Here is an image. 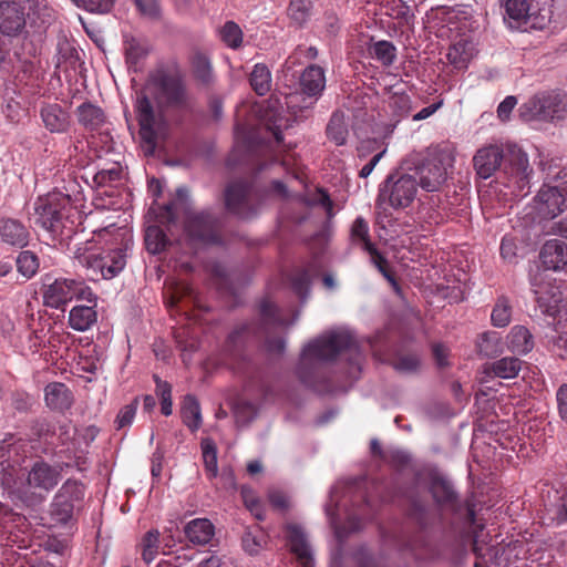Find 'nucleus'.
<instances>
[{
  "label": "nucleus",
  "instance_id": "31",
  "mask_svg": "<svg viewBox=\"0 0 567 567\" xmlns=\"http://www.w3.org/2000/svg\"><path fill=\"white\" fill-rule=\"evenodd\" d=\"M474 44L472 41L461 39L454 42L446 54L449 62L456 69H464L474 55Z\"/></svg>",
  "mask_w": 567,
  "mask_h": 567
},
{
  "label": "nucleus",
  "instance_id": "53",
  "mask_svg": "<svg viewBox=\"0 0 567 567\" xmlns=\"http://www.w3.org/2000/svg\"><path fill=\"white\" fill-rule=\"evenodd\" d=\"M265 544V536L261 532L248 530L243 536V547L249 555H256Z\"/></svg>",
  "mask_w": 567,
  "mask_h": 567
},
{
  "label": "nucleus",
  "instance_id": "16",
  "mask_svg": "<svg viewBox=\"0 0 567 567\" xmlns=\"http://www.w3.org/2000/svg\"><path fill=\"white\" fill-rule=\"evenodd\" d=\"M84 496V487L76 480H66L55 493L50 505V515L56 524H66L73 516L74 506Z\"/></svg>",
  "mask_w": 567,
  "mask_h": 567
},
{
  "label": "nucleus",
  "instance_id": "22",
  "mask_svg": "<svg viewBox=\"0 0 567 567\" xmlns=\"http://www.w3.org/2000/svg\"><path fill=\"white\" fill-rule=\"evenodd\" d=\"M286 538L299 565L301 567H315L311 547L303 529L297 525H288L286 528Z\"/></svg>",
  "mask_w": 567,
  "mask_h": 567
},
{
  "label": "nucleus",
  "instance_id": "51",
  "mask_svg": "<svg viewBox=\"0 0 567 567\" xmlns=\"http://www.w3.org/2000/svg\"><path fill=\"white\" fill-rule=\"evenodd\" d=\"M241 498L244 501L245 506L249 509V512L258 519L262 520L265 518L264 509L259 498L256 496L255 492L247 486H243L240 489Z\"/></svg>",
  "mask_w": 567,
  "mask_h": 567
},
{
  "label": "nucleus",
  "instance_id": "37",
  "mask_svg": "<svg viewBox=\"0 0 567 567\" xmlns=\"http://www.w3.org/2000/svg\"><path fill=\"white\" fill-rule=\"evenodd\" d=\"M312 12L311 0H290L287 9L289 19L297 25L301 27L308 22Z\"/></svg>",
  "mask_w": 567,
  "mask_h": 567
},
{
  "label": "nucleus",
  "instance_id": "35",
  "mask_svg": "<svg viewBox=\"0 0 567 567\" xmlns=\"http://www.w3.org/2000/svg\"><path fill=\"white\" fill-rule=\"evenodd\" d=\"M184 424L192 431H197L202 425V413L198 401L194 395L187 394L184 398L181 409Z\"/></svg>",
  "mask_w": 567,
  "mask_h": 567
},
{
  "label": "nucleus",
  "instance_id": "41",
  "mask_svg": "<svg viewBox=\"0 0 567 567\" xmlns=\"http://www.w3.org/2000/svg\"><path fill=\"white\" fill-rule=\"evenodd\" d=\"M370 54L383 65H391L396 58V49L389 41H378L370 47Z\"/></svg>",
  "mask_w": 567,
  "mask_h": 567
},
{
  "label": "nucleus",
  "instance_id": "15",
  "mask_svg": "<svg viewBox=\"0 0 567 567\" xmlns=\"http://www.w3.org/2000/svg\"><path fill=\"white\" fill-rule=\"evenodd\" d=\"M535 209L542 218L553 219L567 209V177L554 185L544 184L534 198Z\"/></svg>",
  "mask_w": 567,
  "mask_h": 567
},
{
  "label": "nucleus",
  "instance_id": "52",
  "mask_svg": "<svg viewBox=\"0 0 567 567\" xmlns=\"http://www.w3.org/2000/svg\"><path fill=\"white\" fill-rule=\"evenodd\" d=\"M308 204L312 206H321L328 218H332L333 213V203L329 196V194L322 188H317L308 198Z\"/></svg>",
  "mask_w": 567,
  "mask_h": 567
},
{
  "label": "nucleus",
  "instance_id": "50",
  "mask_svg": "<svg viewBox=\"0 0 567 567\" xmlns=\"http://www.w3.org/2000/svg\"><path fill=\"white\" fill-rule=\"evenodd\" d=\"M145 244L150 252H161L165 248L166 236L158 227L151 226L146 229Z\"/></svg>",
  "mask_w": 567,
  "mask_h": 567
},
{
  "label": "nucleus",
  "instance_id": "42",
  "mask_svg": "<svg viewBox=\"0 0 567 567\" xmlns=\"http://www.w3.org/2000/svg\"><path fill=\"white\" fill-rule=\"evenodd\" d=\"M221 41L231 49H238L243 43V31L234 21H227L219 30Z\"/></svg>",
  "mask_w": 567,
  "mask_h": 567
},
{
  "label": "nucleus",
  "instance_id": "20",
  "mask_svg": "<svg viewBox=\"0 0 567 567\" xmlns=\"http://www.w3.org/2000/svg\"><path fill=\"white\" fill-rule=\"evenodd\" d=\"M25 25L24 7L20 0L0 2V31L6 35L18 34Z\"/></svg>",
  "mask_w": 567,
  "mask_h": 567
},
{
  "label": "nucleus",
  "instance_id": "26",
  "mask_svg": "<svg viewBox=\"0 0 567 567\" xmlns=\"http://www.w3.org/2000/svg\"><path fill=\"white\" fill-rule=\"evenodd\" d=\"M0 237L3 243L10 246L24 247L29 243L30 233L18 219H0Z\"/></svg>",
  "mask_w": 567,
  "mask_h": 567
},
{
  "label": "nucleus",
  "instance_id": "33",
  "mask_svg": "<svg viewBox=\"0 0 567 567\" xmlns=\"http://www.w3.org/2000/svg\"><path fill=\"white\" fill-rule=\"evenodd\" d=\"M508 348L519 354L528 353L534 347L533 336L524 326H515L507 336Z\"/></svg>",
  "mask_w": 567,
  "mask_h": 567
},
{
  "label": "nucleus",
  "instance_id": "57",
  "mask_svg": "<svg viewBox=\"0 0 567 567\" xmlns=\"http://www.w3.org/2000/svg\"><path fill=\"white\" fill-rule=\"evenodd\" d=\"M291 286L293 291L301 298L305 299L310 289V275L308 270H301L291 277Z\"/></svg>",
  "mask_w": 567,
  "mask_h": 567
},
{
  "label": "nucleus",
  "instance_id": "48",
  "mask_svg": "<svg viewBox=\"0 0 567 567\" xmlns=\"http://www.w3.org/2000/svg\"><path fill=\"white\" fill-rule=\"evenodd\" d=\"M18 271L25 278H31L35 275L39 268V261L35 254L30 250H23L17 258Z\"/></svg>",
  "mask_w": 567,
  "mask_h": 567
},
{
  "label": "nucleus",
  "instance_id": "32",
  "mask_svg": "<svg viewBox=\"0 0 567 567\" xmlns=\"http://www.w3.org/2000/svg\"><path fill=\"white\" fill-rule=\"evenodd\" d=\"M190 65L194 76L203 85H212L215 81L213 65L207 54L196 51L190 56Z\"/></svg>",
  "mask_w": 567,
  "mask_h": 567
},
{
  "label": "nucleus",
  "instance_id": "62",
  "mask_svg": "<svg viewBox=\"0 0 567 567\" xmlns=\"http://www.w3.org/2000/svg\"><path fill=\"white\" fill-rule=\"evenodd\" d=\"M237 423L246 424L255 416V406L248 402L237 403L234 409Z\"/></svg>",
  "mask_w": 567,
  "mask_h": 567
},
{
  "label": "nucleus",
  "instance_id": "28",
  "mask_svg": "<svg viewBox=\"0 0 567 567\" xmlns=\"http://www.w3.org/2000/svg\"><path fill=\"white\" fill-rule=\"evenodd\" d=\"M430 491L440 507L449 511L457 509V494L447 480L433 477Z\"/></svg>",
  "mask_w": 567,
  "mask_h": 567
},
{
  "label": "nucleus",
  "instance_id": "63",
  "mask_svg": "<svg viewBox=\"0 0 567 567\" xmlns=\"http://www.w3.org/2000/svg\"><path fill=\"white\" fill-rule=\"evenodd\" d=\"M30 10L41 19L42 23L50 22L53 10L48 7L45 0H30Z\"/></svg>",
  "mask_w": 567,
  "mask_h": 567
},
{
  "label": "nucleus",
  "instance_id": "13",
  "mask_svg": "<svg viewBox=\"0 0 567 567\" xmlns=\"http://www.w3.org/2000/svg\"><path fill=\"white\" fill-rule=\"evenodd\" d=\"M530 286L540 311L548 317H557L563 303L560 284L548 272L537 271L530 277Z\"/></svg>",
  "mask_w": 567,
  "mask_h": 567
},
{
  "label": "nucleus",
  "instance_id": "56",
  "mask_svg": "<svg viewBox=\"0 0 567 567\" xmlns=\"http://www.w3.org/2000/svg\"><path fill=\"white\" fill-rule=\"evenodd\" d=\"M365 251L370 255L371 262L378 268L383 277L392 285H395V279L388 267V260L378 251L375 246H372Z\"/></svg>",
  "mask_w": 567,
  "mask_h": 567
},
{
  "label": "nucleus",
  "instance_id": "3",
  "mask_svg": "<svg viewBox=\"0 0 567 567\" xmlns=\"http://www.w3.org/2000/svg\"><path fill=\"white\" fill-rule=\"evenodd\" d=\"M504 161L502 176L505 186L515 197H524L529 193L533 168L528 156L516 145H508L506 154L497 145L480 148L474 158V168L481 178H489Z\"/></svg>",
  "mask_w": 567,
  "mask_h": 567
},
{
  "label": "nucleus",
  "instance_id": "44",
  "mask_svg": "<svg viewBox=\"0 0 567 567\" xmlns=\"http://www.w3.org/2000/svg\"><path fill=\"white\" fill-rule=\"evenodd\" d=\"M511 318L512 307L509 305V301L504 297L497 299L491 313V320L493 326L504 328L511 322Z\"/></svg>",
  "mask_w": 567,
  "mask_h": 567
},
{
  "label": "nucleus",
  "instance_id": "30",
  "mask_svg": "<svg viewBox=\"0 0 567 567\" xmlns=\"http://www.w3.org/2000/svg\"><path fill=\"white\" fill-rule=\"evenodd\" d=\"M76 116L79 123L89 131H99L106 124L104 111L91 102L78 106Z\"/></svg>",
  "mask_w": 567,
  "mask_h": 567
},
{
  "label": "nucleus",
  "instance_id": "43",
  "mask_svg": "<svg viewBox=\"0 0 567 567\" xmlns=\"http://www.w3.org/2000/svg\"><path fill=\"white\" fill-rule=\"evenodd\" d=\"M24 523L25 517L23 515L13 512L11 508L0 503V528L3 532L12 534L16 527L20 528Z\"/></svg>",
  "mask_w": 567,
  "mask_h": 567
},
{
  "label": "nucleus",
  "instance_id": "1",
  "mask_svg": "<svg viewBox=\"0 0 567 567\" xmlns=\"http://www.w3.org/2000/svg\"><path fill=\"white\" fill-rule=\"evenodd\" d=\"M27 443L7 434L0 443V485L14 504L27 507L42 504L62 480V467L43 460L32 463L27 474L19 475L20 460Z\"/></svg>",
  "mask_w": 567,
  "mask_h": 567
},
{
  "label": "nucleus",
  "instance_id": "38",
  "mask_svg": "<svg viewBox=\"0 0 567 567\" xmlns=\"http://www.w3.org/2000/svg\"><path fill=\"white\" fill-rule=\"evenodd\" d=\"M522 368V361L514 357H505L492 364L494 375L502 379H513L517 377Z\"/></svg>",
  "mask_w": 567,
  "mask_h": 567
},
{
  "label": "nucleus",
  "instance_id": "39",
  "mask_svg": "<svg viewBox=\"0 0 567 567\" xmlns=\"http://www.w3.org/2000/svg\"><path fill=\"white\" fill-rule=\"evenodd\" d=\"M350 238L353 244L360 245L364 251L374 246L369 237V225L361 216L354 219L350 229Z\"/></svg>",
  "mask_w": 567,
  "mask_h": 567
},
{
  "label": "nucleus",
  "instance_id": "29",
  "mask_svg": "<svg viewBox=\"0 0 567 567\" xmlns=\"http://www.w3.org/2000/svg\"><path fill=\"white\" fill-rule=\"evenodd\" d=\"M186 538L197 546L207 545L215 535V527L207 518H195L184 527Z\"/></svg>",
  "mask_w": 567,
  "mask_h": 567
},
{
  "label": "nucleus",
  "instance_id": "2",
  "mask_svg": "<svg viewBox=\"0 0 567 567\" xmlns=\"http://www.w3.org/2000/svg\"><path fill=\"white\" fill-rule=\"evenodd\" d=\"M344 353L349 363L360 370L361 350L355 336L348 329L328 331L309 342L302 350L298 367L300 381L316 389V374L322 363L334 360Z\"/></svg>",
  "mask_w": 567,
  "mask_h": 567
},
{
  "label": "nucleus",
  "instance_id": "64",
  "mask_svg": "<svg viewBox=\"0 0 567 567\" xmlns=\"http://www.w3.org/2000/svg\"><path fill=\"white\" fill-rule=\"evenodd\" d=\"M556 401L559 416L567 422V384H561L556 392Z\"/></svg>",
  "mask_w": 567,
  "mask_h": 567
},
{
  "label": "nucleus",
  "instance_id": "7",
  "mask_svg": "<svg viewBox=\"0 0 567 567\" xmlns=\"http://www.w3.org/2000/svg\"><path fill=\"white\" fill-rule=\"evenodd\" d=\"M72 210L71 198L60 192L41 196L34 204V224L48 233L59 234Z\"/></svg>",
  "mask_w": 567,
  "mask_h": 567
},
{
  "label": "nucleus",
  "instance_id": "45",
  "mask_svg": "<svg viewBox=\"0 0 567 567\" xmlns=\"http://www.w3.org/2000/svg\"><path fill=\"white\" fill-rule=\"evenodd\" d=\"M202 452L205 471L209 478L216 477L218 474L217 465V451L216 446L210 440H204L202 442Z\"/></svg>",
  "mask_w": 567,
  "mask_h": 567
},
{
  "label": "nucleus",
  "instance_id": "59",
  "mask_svg": "<svg viewBox=\"0 0 567 567\" xmlns=\"http://www.w3.org/2000/svg\"><path fill=\"white\" fill-rule=\"evenodd\" d=\"M420 365V359L416 354L400 355L394 362L393 368L403 373L416 371Z\"/></svg>",
  "mask_w": 567,
  "mask_h": 567
},
{
  "label": "nucleus",
  "instance_id": "23",
  "mask_svg": "<svg viewBox=\"0 0 567 567\" xmlns=\"http://www.w3.org/2000/svg\"><path fill=\"white\" fill-rule=\"evenodd\" d=\"M40 116L44 127L51 133H65L71 124L69 112L58 103L42 105Z\"/></svg>",
  "mask_w": 567,
  "mask_h": 567
},
{
  "label": "nucleus",
  "instance_id": "58",
  "mask_svg": "<svg viewBox=\"0 0 567 567\" xmlns=\"http://www.w3.org/2000/svg\"><path fill=\"white\" fill-rule=\"evenodd\" d=\"M554 339V350L563 359H567V322H558Z\"/></svg>",
  "mask_w": 567,
  "mask_h": 567
},
{
  "label": "nucleus",
  "instance_id": "24",
  "mask_svg": "<svg viewBox=\"0 0 567 567\" xmlns=\"http://www.w3.org/2000/svg\"><path fill=\"white\" fill-rule=\"evenodd\" d=\"M540 259L547 270H563L567 266V244L559 239L547 240L542 250Z\"/></svg>",
  "mask_w": 567,
  "mask_h": 567
},
{
  "label": "nucleus",
  "instance_id": "36",
  "mask_svg": "<svg viewBox=\"0 0 567 567\" xmlns=\"http://www.w3.org/2000/svg\"><path fill=\"white\" fill-rule=\"evenodd\" d=\"M250 85L260 96L265 95L271 86V74L265 64H256L250 73Z\"/></svg>",
  "mask_w": 567,
  "mask_h": 567
},
{
  "label": "nucleus",
  "instance_id": "8",
  "mask_svg": "<svg viewBox=\"0 0 567 567\" xmlns=\"http://www.w3.org/2000/svg\"><path fill=\"white\" fill-rule=\"evenodd\" d=\"M42 297L47 307L63 310L74 299L94 301L95 293L81 279L61 277L44 282Z\"/></svg>",
  "mask_w": 567,
  "mask_h": 567
},
{
  "label": "nucleus",
  "instance_id": "47",
  "mask_svg": "<svg viewBox=\"0 0 567 567\" xmlns=\"http://www.w3.org/2000/svg\"><path fill=\"white\" fill-rule=\"evenodd\" d=\"M124 50L126 62L131 65L136 64L147 53L146 45L138 39L125 37Z\"/></svg>",
  "mask_w": 567,
  "mask_h": 567
},
{
  "label": "nucleus",
  "instance_id": "46",
  "mask_svg": "<svg viewBox=\"0 0 567 567\" xmlns=\"http://www.w3.org/2000/svg\"><path fill=\"white\" fill-rule=\"evenodd\" d=\"M388 104L393 115L399 118L408 116L412 110L411 97L406 93L391 94Z\"/></svg>",
  "mask_w": 567,
  "mask_h": 567
},
{
  "label": "nucleus",
  "instance_id": "34",
  "mask_svg": "<svg viewBox=\"0 0 567 567\" xmlns=\"http://www.w3.org/2000/svg\"><path fill=\"white\" fill-rule=\"evenodd\" d=\"M327 136L337 146L347 143L349 136V125L342 112H334L327 125Z\"/></svg>",
  "mask_w": 567,
  "mask_h": 567
},
{
  "label": "nucleus",
  "instance_id": "54",
  "mask_svg": "<svg viewBox=\"0 0 567 567\" xmlns=\"http://www.w3.org/2000/svg\"><path fill=\"white\" fill-rule=\"evenodd\" d=\"M480 353L491 357L498 352V336L496 332H485L477 342Z\"/></svg>",
  "mask_w": 567,
  "mask_h": 567
},
{
  "label": "nucleus",
  "instance_id": "17",
  "mask_svg": "<svg viewBox=\"0 0 567 567\" xmlns=\"http://www.w3.org/2000/svg\"><path fill=\"white\" fill-rule=\"evenodd\" d=\"M261 333L266 334L267 351L275 354H281L285 350L286 342L281 337L271 338L269 333L279 328L288 326L279 312V309L269 300L260 303Z\"/></svg>",
  "mask_w": 567,
  "mask_h": 567
},
{
  "label": "nucleus",
  "instance_id": "19",
  "mask_svg": "<svg viewBox=\"0 0 567 567\" xmlns=\"http://www.w3.org/2000/svg\"><path fill=\"white\" fill-rule=\"evenodd\" d=\"M299 86L301 94L309 100L303 107L308 109L322 95L326 87L324 70L316 64L308 65L299 76Z\"/></svg>",
  "mask_w": 567,
  "mask_h": 567
},
{
  "label": "nucleus",
  "instance_id": "60",
  "mask_svg": "<svg viewBox=\"0 0 567 567\" xmlns=\"http://www.w3.org/2000/svg\"><path fill=\"white\" fill-rule=\"evenodd\" d=\"M78 7L91 12L106 13L111 10L114 0H72Z\"/></svg>",
  "mask_w": 567,
  "mask_h": 567
},
{
  "label": "nucleus",
  "instance_id": "5",
  "mask_svg": "<svg viewBox=\"0 0 567 567\" xmlns=\"http://www.w3.org/2000/svg\"><path fill=\"white\" fill-rule=\"evenodd\" d=\"M131 247L132 241L125 233H117L111 246L97 252L80 256L79 262L87 270V277L93 281L113 279L125 268Z\"/></svg>",
  "mask_w": 567,
  "mask_h": 567
},
{
  "label": "nucleus",
  "instance_id": "10",
  "mask_svg": "<svg viewBox=\"0 0 567 567\" xmlns=\"http://www.w3.org/2000/svg\"><path fill=\"white\" fill-rule=\"evenodd\" d=\"M417 194V181L414 175L395 172L381 184L378 203L394 209L409 207Z\"/></svg>",
  "mask_w": 567,
  "mask_h": 567
},
{
  "label": "nucleus",
  "instance_id": "27",
  "mask_svg": "<svg viewBox=\"0 0 567 567\" xmlns=\"http://www.w3.org/2000/svg\"><path fill=\"white\" fill-rule=\"evenodd\" d=\"M44 400L51 410L64 411L71 408L73 395L64 383L52 382L44 389Z\"/></svg>",
  "mask_w": 567,
  "mask_h": 567
},
{
  "label": "nucleus",
  "instance_id": "9",
  "mask_svg": "<svg viewBox=\"0 0 567 567\" xmlns=\"http://www.w3.org/2000/svg\"><path fill=\"white\" fill-rule=\"evenodd\" d=\"M145 91L159 104L184 107L187 105V93L182 76L166 70L152 73L146 83Z\"/></svg>",
  "mask_w": 567,
  "mask_h": 567
},
{
  "label": "nucleus",
  "instance_id": "11",
  "mask_svg": "<svg viewBox=\"0 0 567 567\" xmlns=\"http://www.w3.org/2000/svg\"><path fill=\"white\" fill-rule=\"evenodd\" d=\"M452 163L453 157L447 151L430 153L415 169L417 186L429 193L440 192L447 179V171Z\"/></svg>",
  "mask_w": 567,
  "mask_h": 567
},
{
  "label": "nucleus",
  "instance_id": "25",
  "mask_svg": "<svg viewBox=\"0 0 567 567\" xmlns=\"http://www.w3.org/2000/svg\"><path fill=\"white\" fill-rule=\"evenodd\" d=\"M89 305H79L73 307L69 312V324L75 331H86L97 321V297L94 301H86Z\"/></svg>",
  "mask_w": 567,
  "mask_h": 567
},
{
  "label": "nucleus",
  "instance_id": "12",
  "mask_svg": "<svg viewBox=\"0 0 567 567\" xmlns=\"http://www.w3.org/2000/svg\"><path fill=\"white\" fill-rule=\"evenodd\" d=\"M225 204L229 213L247 219L257 214L261 205V196L251 184L237 181L226 187Z\"/></svg>",
  "mask_w": 567,
  "mask_h": 567
},
{
  "label": "nucleus",
  "instance_id": "49",
  "mask_svg": "<svg viewBox=\"0 0 567 567\" xmlns=\"http://www.w3.org/2000/svg\"><path fill=\"white\" fill-rule=\"evenodd\" d=\"M318 56L316 47L298 45L295 51L286 59L284 69L287 71L292 70L297 64H300L301 59L315 60Z\"/></svg>",
  "mask_w": 567,
  "mask_h": 567
},
{
  "label": "nucleus",
  "instance_id": "40",
  "mask_svg": "<svg viewBox=\"0 0 567 567\" xmlns=\"http://www.w3.org/2000/svg\"><path fill=\"white\" fill-rule=\"evenodd\" d=\"M142 558L146 564L152 563L159 548V532L157 529L148 530L141 540Z\"/></svg>",
  "mask_w": 567,
  "mask_h": 567
},
{
  "label": "nucleus",
  "instance_id": "21",
  "mask_svg": "<svg viewBox=\"0 0 567 567\" xmlns=\"http://www.w3.org/2000/svg\"><path fill=\"white\" fill-rule=\"evenodd\" d=\"M504 20L508 21L512 28L528 23L532 27L540 24L529 0H506Z\"/></svg>",
  "mask_w": 567,
  "mask_h": 567
},
{
  "label": "nucleus",
  "instance_id": "14",
  "mask_svg": "<svg viewBox=\"0 0 567 567\" xmlns=\"http://www.w3.org/2000/svg\"><path fill=\"white\" fill-rule=\"evenodd\" d=\"M326 514L339 542H343L350 533L361 528V520L352 508L338 498V488L333 487L330 502L326 506Z\"/></svg>",
  "mask_w": 567,
  "mask_h": 567
},
{
  "label": "nucleus",
  "instance_id": "4",
  "mask_svg": "<svg viewBox=\"0 0 567 567\" xmlns=\"http://www.w3.org/2000/svg\"><path fill=\"white\" fill-rule=\"evenodd\" d=\"M188 189L185 187L177 188L175 200L164 207V218L166 221L175 223L177 212L183 209L185 212V230L192 239L203 244H219V220L208 210L200 213L190 212L188 209Z\"/></svg>",
  "mask_w": 567,
  "mask_h": 567
},
{
  "label": "nucleus",
  "instance_id": "61",
  "mask_svg": "<svg viewBox=\"0 0 567 567\" xmlns=\"http://www.w3.org/2000/svg\"><path fill=\"white\" fill-rule=\"evenodd\" d=\"M136 409L137 400H134L132 403L121 409L115 420L117 430L124 429L132 424L134 416L136 414Z\"/></svg>",
  "mask_w": 567,
  "mask_h": 567
},
{
  "label": "nucleus",
  "instance_id": "18",
  "mask_svg": "<svg viewBox=\"0 0 567 567\" xmlns=\"http://www.w3.org/2000/svg\"><path fill=\"white\" fill-rule=\"evenodd\" d=\"M136 111L140 123V135L143 141V148L146 155H153L157 144L156 120L153 106L147 97L143 95L137 99Z\"/></svg>",
  "mask_w": 567,
  "mask_h": 567
},
{
  "label": "nucleus",
  "instance_id": "55",
  "mask_svg": "<svg viewBox=\"0 0 567 567\" xmlns=\"http://www.w3.org/2000/svg\"><path fill=\"white\" fill-rule=\"evenodd\" d=\"M278 101H269V109H271V113L267 115V120L269 122V128L272 131L274 138L277 143H280L284 138L282 133L280 131L281 124L279 123L281 121V110L282 106L277 107L275 104H277Z\"/></svg>",
  "mask_w": 567,
  "mask_h": 567
},
{
  "label": "nucleus",
  "instance_id": "6",
  "mask_svg": "<svg viewBox=\"0 0 567 567\" xmlns=\"http://www.w3.org/2000/svg\"><path fill=\"white\" fill-rule=\"evenodd\" d=\"M519 115L526 122H564L567 120V94L558 91L538 93L520 105Z\"/></svg>",
  "mask_w": 567,
  "mask_h": 567
}]
</instances>
